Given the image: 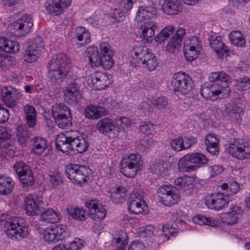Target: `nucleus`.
I'll return each instance as SVG.
<instances>
[{"label": "nucleus", "instance_id": "1", "mask_svg": "<svg viewBox=\"0 0 250 250\" xmlns=\"http://www.w3.org/2000/svg\"><path fill=\"white\" fill-rule=\"evenodd\" d=\"M55 144L56 148L63 153L76 150L77 153L85 152L89 146L87 138L78 131L71 130L57 135Z\"/></svg>", "mask_w": 250, "mask_h": 250}, {"label": "nucleus", "instance_id": "2", "mask_svg": "<svg viewBox=\"0 0 250 250\" xmlns=\"http://www.w3.org/2000/svg\"><path fill=\"white\" fill-rule=\"evenodd\" d=\"M48 75L51 82L59 84L65 79L72 78L71 63L64 53H58L53 56L47 66Z\"/></svg>", "mask_w": 250, "mask_h": 250}, {"label": "nucleus", "instance_id": "3", "mask_svg": "<svg viewBox=\"0 0 250 250\" xmlns=\"http://www.w3.org/2000/svg\"><path fill=\"white\" fill-rule=\"evenodd\" d=\"M208 82L211 92L213 97L221 95V97L225 98L229 95L231 89L229 83L231 82L229 75L224 71L212 73L209 77Z\"/></svg>", "mask_w": 250, "mask_h": 250}, {"label": "nucleus", "instance_id": "4", "mask_svg": "<svg viewBox=\"0 0 250 250\" xmlns=\"http://www.w3.org/2000/svg\"><path fill=\"white\" fill-rule=\"evenodd\" d=\"M132 61L136 66H142L151 71L158 65L156 58L150 49L145 46H135L132 52Z\"/></svg>", "mask_w": 250, "mask_h": 250}, {"label": "nucleus", "instance_id": "5", "mask_svg": "<svg viewBox=\"0 0 250 250\" xmlns=\"http://www.w3.org/2000/svg\"><path fill=\"white\" fill-rule=\"evenodd\" d=\"M4 230L6 235L11 239L20 240L27 234V227L24 220L19 217L10 218L4 223Z\"/></svg>", "mask_w": 250, "mask_h": 250}, {"label": "nucleus", "instance_id": "6", "mask_svg": "<svg viewBox=\"0 0 250 250\" xmlns=\"http://www.w3.org/2000/svg\"><path fill=\"white\" fill-rule=\"evenodd\" d=\"M86 53L88 63L92 67L101 66L105 69L109 70L114 64L111 55H100L98 48L96 46H91L87 48Z\"/></svg>", "mask_w": 250, "mask_h": 250}, {"label": "nucleus", "instance_id": "7", "mask_svg": "<svg viewBox=\"0 0 250 250\" xmlns=\"http://www.w3.org/2000/svg\"><path fill=\"white\" fill-rule=\"evenodd\" d=\"M33 26V20L31 15L25 14L10 23L7 30L15 36L21 37L29 33Z\"/></svg>", "mask_w": 250, "mask_h": 250}, {"label": "nucleus", "instance_id": "8", "mask_svg": "<svg viewBox=\"0 0 250 250\" xmlns=\"http://www.w3.org/2000/svg\"><path fill=\"white\" fill-rule=\"evenodd\" d=\"M143 161L141 155L131 154L121 162V172L128 177H134L137 171L141 169Z\"/></svg>", "mask_w": 250, "mask_h": 250}, {"label": "nucleus", "instance_id": "9", "mask_svg": "<svg viewBox=\"0 0 250 250\" xmlns=\"http://www.w3.org/2000/svg\"><path fill=\"white\" fill-rule=\"evenodd\" d=\"M89 171L86 167L75 164L67 165L65 170L67 177L73 183L79 184L87 181Z\"/></svg>", "mask_w": 250, "mask_h": 250}, {"label": "nucleus", "instance_id": "10", "mask_svg": "<svg viewBox=\"0 0 250 250\" xmlns=\"http://www.w3.org/2000/svg\"><path fill=\"white\" fill-rule=\"evenodd\" d=\"M234 140L229 144L227 148L229 153L234 158L244 160L250 158V140L241 141Z\"/></svg>", "mask_w": 250, "mask_h": 250}, {"label": "nucleus", "instance_id": "11", "mask_svg": "<svg viewBox=\"0 0 250 250\" xmlns=\"http://www.w3.org/2000/svg\"><path fill=\"white\" fill-rule=\"evenodd\" d=\"M173 87L175 92L186 94L193 87V82L190 77L181 72L173 76Z\"/></svg>", "mask_w": 250, "mask_h": 250}, {"label": "nucleus", "instance_id": "12", "mask_svg": "<svg viewBox=\"0 0 250 250\" xmlns=\"http://www.w3.org/2000/svg\"><path fill=\"white\" fill-rule=\"evenodd\" d=\"M44 50V43L41 37L34 38L31 44L28 46L24 52V60L28 63L36 61L38 55Z\"/></svg>", "mask_w": 250, "mask_h": 250}, {"label": "nucleus", "instance_id": "13", "mask_svg": "<svg viewBox=\"0 0 250 250\" xmlns=\"http://www.w3.org/2000/svg\"><path fill=\"white\" fill-rule=\"evenodd\" d=\"M219 192L206 196L205 204L211 209L216 210L222 209L228 206V193L218 190Z\"/></svg>", "mask_w": 250, "mask_h": 250}, {"label": "nucleus", "instance_id": "14", "mask_svg": "<svg viewBox=\"0 0 250 250\" xmlns=\"http://www.w3.org/2000/svg\"><path fill=\"white\" fill-rule=\"evenodd\" d=\"M1 96L3 101L7 107L13 110L18 109V102L22 96L18 89L11 86L3 88Z\"/></svg>", "mask_w": 250, "mask_h": 250}, {"label": "nucleus", "instance_id": "15", "mask_svg": "<svg viewBox=\"0 0 250 250\" xmlns=\"http://www.w3.org/2000/svg\"><path fill=\"white\" fill-rule=\"evenodd\" d=\"M81 84V79L77 78L66 87L64 99L70 104L75 105L81 99L82 96L80 90Z\"/></svg>", "mask_w": 250, "mask_h": 250}, {"label": "nucleus", "instance_id": "16", "mask_svg": "<svg viewBox=\"0 0 250 250\" xmlns=\"http://www.w3.org/2000/svg\"><path fill=\"white\" fill-rule=\"evenodd\" d=\"M66 233L63 226L55 225L52 228H46L44 231L43 236L47 243H54L63 240Z\"/></svg>", "mask_w": 250, "mask_h": 250}, {"label": "nucleus", "instance_id": "17", "mask_svg": "<svg viewBox=\"0 0 250 250\" xmlns=\"http://www.w3.org/2000/svg\"><path fill=\"white\" fill-rule=\"evenodd\" d=\"M25 209L28 215H40L43 210V202L37 197L32 195L25 197Z\"/></svg>", "mask_w": 250, "mask_h": 250}, {"label": "nucleus", "instance_id": "18", "mask_svg": "<svg viewBox=\"0 0 250 250\" xmlns=\"http://www.w3.org/2000/svg\"><path fill=\"white\" fill-rule=\"evenodd\" d=\"M194 181L193 176L188 175L179 177L175 180L174 186L173 187V204L180 200L179 190L192 185Z\"/></svg>", "mask_w": 250, "mask_h": 250}, {"label": "nucleus", "instance_id": "19", "mask_svg": "<svg viewBox=\"0 0 250 250\" xmlns=\"http://www.w3.org/2000/svg\"><path fill=\"white\" fill-rule=\"evenodd\" d=\"M85 206L89 209L92 219L101 221L105 217L106 211L98 201L93 200L87 201L85 203Z\"/></svg>", "mask_w": 250, "mask_h": 250}, {"label": "nucleus", "instance_id": "20", "mask_svg": "<svg viewBox=\"0 0 250 250\" xmlns=\"http://www.w3.org/2000/svg\"><path fill=\"white\" fill-rule=\"evenodd\" d=\"M71 2V0H51V3H45L46 8L49 14L58 16L70 5Z\"/></svg>", "mask_w": 250, "mask_h": 250}, {"label": "nucleus", "instance_id": "21", "mask_svg": "<svg viewBox=\"0 0 250 250\" xmlns=\"http://www.w3.org/2000/svg\"><path fill=\"white\" fill-rule=\"evenodd\" d=\"M229 210L222 215V221L228 225H234L242 218L243 211L241 207L237 206L230 208Z\"/></svg>", "mask_w": 250, "mask_h": 250}, {"label": "nucleus", "instance_id": "22", "mask_svg": "<svg viewBox=\"0 0 250 250\" xmlns=\"http://www.w3.org/2000/svg\"><path fill=\"white\" fill-rule=\"evenodd\" d=\"M159 201L165 206L171 207L172 201V186L164 185L157 191Z\"/></svg>", "mask_w": 250, "mask_h": 250}, {"label": "nucleus", "instance_id": "23", "mask_svg": "<svg viewBox=\"0 0 250 250\" xmlns=\"http://www.w3.org/2000/svg\"><path fill=\"white\" fill-rule=\"evenodd\" d=\"M84 114L86 118L91 120L98 119L105 115L101 104L87 106L84 109Z\"/></svg>", "mask_w": 250, "mask_h": 250}, {"label": "nucleus", "instance_id": "24", "mask_svg": "<svg viewBox=\"0 0 250 250\" xmlns=\"http://www.w3.org/2000/svg\"><path fill=\"white\" fill-rule=\"evenodd\" d=\"M96 127L100 133L106 135L115 129L116 124L111 119L104 118L98 121Z\"/></svg>", "mask_w": 250, "mask_h": 250}, {"label": "nucleus", "instance_id": "25", "mask_svg": "<svg viewBox=\"0 0 250 250\" xmlns=\"http://www.w3.org/2000/svg\"><path fill=\"white\" fill-rule=\"evenodd\" d=\"M156 14V9L154 7L140 6L137 13L136 20L138 22H142L154 17Z\"/></svg>", "mask_w": 250, "mask_h": 250}, {"label": "nucleus", "instance_id": "26", "mask_svg": "<svg viewBox=\"0 0 250 250\" xmlns=\"http://www.w3.org/2000/svg\"><path fill=\"white\" fill-rule=\"evenodd\" d=\"M157 28V25L152 21L145 22L141 25L142 35L147 42H150L152 41L155 30Z\"/></svg>", "mask_w": 250, "mask_h": 250}, {"label": "nucleus", "instance_id": "27", "mask_svg": "<svg viewBox=\"0 0 250 250\" xmlns=\"http://www.w3.org/2000/svg\"><path fill=\"white\" fill-rule=\"evenodd\" d=\"M0 48L9 53H16L20 49V44L17 42L0 38Z\"/></svg>", "mask_w": 250, "mask_h": 250}, {"label": "nucleus", "instance_id": "28", "mask_svg": "<svg viewBox=\"0 0 250 250\" xmlns=\"http://www.w3.org/2000/svg\"><path fill=\"white\" fill-rule=\"evenodd\" d=\"M178 169L181 172H190L196 170L197 167L191 163L188 154L180 158L178 162Z\"/></svg>", "mask_w": 250, "mask_h": 250}, {"label": "nucleus", "instance_id": "29", "mask_svg": "<svg viewBox=\"0 0 250 250\" xmlns=\"http://www.w3.org/2000/svg\"><path fill=\"white\" fill-rule=\"evenodd\" d=\"M209 41L211 47L214 50L219 57H222L224 54L228 52V49L222 42L221 37H216L215 39L212 37Z\"/></svg>", "mask_w": 250, "mask_h": 250}, {"label": "nucleus", "instance_id": "30", "mask_svg": "<svg viewBox=\"0 0 250 250\" xmlns=\"http://www.w3.org/2000/svg\"><path fill=\"white\" fill-rule=\"evenodd\" d=\"M32 150L35 154H42L47 148L46 140L41 137L36 136L31 139Z\"/></svg>", "mask_w": 250, "mask_h": 250}, {"label": "nucleus", "instance_id": "31", "mask_svg": "<svg viewBox=\"0 0 250 250\" xmlns=\"http://www.w3.org/2000/svg\"><path fill=\"white\" fill-rule=\"evenodd\" d=\"M14 186V182L10 177L4 175H0V194H9L12 191Z\"/></svg>", "mask_w": 250, "mask_h": 250}, {"label": "nucleus", "instance_id": "32", "mask_svg": "<svg viewBox=\"0 0 250 250\" xmlns=\"http://www.w3.org/2000/svg\"><path fill=\"white\" fill-rule=\"evenodd\" d=\"M40 214L42 221L48 223H56L60 220V215L58 212L52 208L45 210Z\"/></svg>", "mask_w": 250, "mask_h": 250}, {"label": "nucleus", "instance_id": "33", "mask_svg": "<svg viewBox=\"0 0 250 250\" xmlns=\"http://www.w3.org/2000/svg\"><path fill=\"white\" fill-rule=\"evenodd\" d=\"M51 110L53 119L71 114L70 108L62 103L55 104L52 106Z\"/></svg>", "mask_w": 250, "mask_h": 250}, {"label": "nucleus", "instance_id": "34", "mask_svg": "<svg viewBox=\"0 0 250 250\" xmlns=\"http://www.w3.org/2000/svg\"><path fill=\"white\" fill-rule=\"evenodd\" d=\"M225 111L231 117L233 122L239 123L241 121V115L243 114L242 108L237 105L228 104Z\"/></svg>", "mask_w": 250, "mask_h": 250}, {"label": "nucleus", "instance_id": "35", "mask_svg": "<svg viewBox=\"0 0 250 250\" xmlns=\"http://www.w3.org/2000/svg\"><path fill=\"white\" fill-rule=\"evenodd\" d=\"M191 163L197 167V169L207 164L208 162V159L203 153L194 152L188 153Z\"/></svg>", "mask_w": 250, "mask_h": 250}, {"label": "nucleus", "instance_id": "36", "mask_svg": "<svg viewBox=\"0 0 250 250\" xmlns=\"http://www.w3.org/2000/svg\"><path fill=\"white\" fill-rule=\"evenodd\" d=\"M90 34L83 26L77 27L75 30V36L73 38L79 41H83L84 44L89 43L90 41Z\"/></svg>", "mask_w": 250, "mask_h": 250}, {"label": "nucleus", "instance_id": "37", "mask_svg": "<svg viewBox=\"0 0 250 250\" xmlns=\"http://www.w3.org/2000/svg\"><path fill=\"white\" fill-rule=\"evenodd\" d=\"M193 222L199 225H206L211 227H217L219 224L218 221L211 217H207L201 215H197L194 217Z\"/></svg>", "mask_w": 250, "mask_h": 250}, {"label": "nucleus", "instance_id": "38", "mask_svg": "<svg viewBox=\"0 0 250 250\" xmlns=\"http://www.w3.org/2000/svg\"><path fill=\"white\" fill-rule=\"evenodd\" d=\"M67 212L73 219L79 221H84L87 216L84 209L82 208L75 207H69L67 208Z\"/></svg>", "mask_w": 250, "mask_h": 250}, {"label": "nucleus", "instance_id": "39", "mask_svg": "<svg viewBox=\"0 0 250 250\" xmlns=\"http://www.w3.org/2000/svg\"><path fill=\"white\" fill-rule=\"evenodd\" d=\"M218 189L222 190L224 193H228V196L232 194H236L240 190V186L236 181L229 183H224L218 187Z\"/></svg>", "mask_w": 250, "mask_h": 250}, {"label": "nucleus", "instance_id": "40", "mask_svg": "<svg viewBox=\"0 0 250 250\" xmlns=\"http://www.w3.org/2000/svg\"><path fill=\"white\" fill-rule=\"evenodd\" d=\"M231 43L237 47H243L245 45L246 41L243 35L238 31L231 32L229 36Z\"/></svg>", "mask_w": 250, "mask_h": 250}, {"label": "nucleus", "instance_id": "41", "mask_svg": "<svg viewBox=\"0 0 250 250\" xmlns=\"http://www.w3.org/2000/svg\"><path fill=\"white\" fill-rule=\"evenodd\" d=\"M185 34V29L180 28L173 36V53L175 51L176 49L178 50L179 48H181L182 42Z\"/></svg>", "mask_w": 250, "mask_h": 250}, {"label": "nucleus", "instance_id": "42", "mask_svg": "<svg viewBox=\"0 0 250 250\" xmlns=\"http://www.w3.org/2000/svg\"><path fill=\"white\" fill-rule=\"evenodd\" d=\"M126 189L124 187H118L111 194V198L116 204L123 203L125 201Z\"/></svg>", "mask_w": 250, "mask_h": 250}, {"label": "nucleus", "instance_id": "43", "mask_svg": "<svg viewBox=\"0 0 250 250\" xmlns=\"http://www.w3.org/2000/svg\"><path fill=\"white\" fill-rule=\"evenodd\" d=\"M16 136L20 144L22 146H25L29 137L27 128L22 125L18 126L17 128Z\"/></svg>", "mask_w": 250, "mask_h": 250}, {"label": "nucleus", "instance_id": "44", "mask_svg": "<svg viewBox=\"0 0 250 250\" xmlns=\"http://www.w3.org/2000/svg\"><path fill=\"white\" fill-rule=\"evenodd\" d=\"M57 126L62 129L69 127L72 125V117L71 114L54 119Z\"/></svg>", "mask_w": 250, "mask_h": 250}, {"label": "nucleus", "instance_id": "45", "mask_svg": "<svg viewBox=\"0 0 250 250\" xmlns=\"http://www.w3.org/2000/svg\"><path fill=\"white\" fill-rule=\"evenodd\" d=\"M10 137L11 135L7 132L6 129L3 126H0V148H6L10 146Z\"/></svg>", "mask_w": 250, "mask_h": 250}, {"label": "nucleus", "instance_id": "46", "mask_svg": "<svg viewBox=\"0 0 250 250\" xmlns=\"http://www.w3.org/2000/svg\"><path fill=\"white\" fill-rule=\"evenodd\" d=\"M128 209L132 213L139 214L144 211L143 204L139 201H131L128 200Z\"/></svg>", "mask_w": 250, "mask_h": 250}, {"label": "nucleus", "instance_id": "47", "mask_svg": "<svg viewBox=\"0 0 250 250\" xmlns=\"http://www.w3.org/2000/svg\"><path fill=\"white\" fill-rule=\"evenodd\" d=\"M28 172L19 177L20 180L23 188L30 187L34 183V178L32 171H28Z\"/></svg>", "mask_w": 250, "mask_h": 250}, {"label": "nucleus", "instance_id": "48", "mask_svg": "<svg viewBox=\"0 0 250 250\" xmlns=\"http://www.w3.org/2000/svg\"><path fill=\"white\" fill-rule=\"evenodd\" d=\"M154 146L152 140L148 138L140 140L137 144V148L141 152L148 151Z\"/></svg>", "mask_w": 250, "mask_h": 250}, {"label": "nucleus", "instance_id": "49", "mask_svg": "<svg viewBox=\"0 0 250 250\" xmlns=\"http://www.w3.org/2000/svg\"><path fill=\"white\" fill-rule=\"evenodd\" d=\"M13 169L19 177L28 172V170L32 171L30 167L22 161L16 163Z\"/></svg>", "mask_w": 250, "mask_h": 250}, {"label": "nucleus", "instance_id": "50", "mask_svg": "<svg viewBox=\"0 0 250 250\" xmlns=\"http://www.w3.org/2000/svg\"><path fill=\"white\" fill-rule=\"evenodd\" d=\"M171 34H172V26H167L155 37V41L157 42L162 43L166 40Z\"/></svg>", "mask_w": 250, "mask_h": 250}, {"label": "nucleus", "instance_id": "51", "mask_svg": "<svg viewBox=\"0 0 250 250\" xmlns=\"http://www.w3.org/2000/svg\"><path fill=\"white\" fill-rule=\"evenodd\" d=\"M127 234L123 231H120L119 236L114 240L117 244V250H125V246L127 244Z\"/></svg>", "mask_w": 250, "mask_h": 250}, {"label": "nucleus", "instance_id": "52", "mask_svg": "<svg viewBox=\"0 0 250 250\" xmlns=\"http://www.w3.org/2000/svg\"><path fill=\"white\" fill-rule=\"evenodd\" d=\"M155 4L162 5L164 13L167 15H172V0H151Z\"/></svg>", "mask_w": 250, "mask_h": 250}, {"label": "nucleus", "instance_id": "53", "mask_svg": "<svg viewBox=\"0 0 250 250\" xmlns=\"http://www.w3.org/2000/svg\"><path fill=\"white\" fill-rule=\"evenodd\" d=\"M95 83L101 86V88L107 86L109 84L108 75L105 73H97L95 75Z\"/></svg>", "mask_w": 250, "mask_h": 250}, {"label": "nucleus", "instance_id": "54", "mask_svg": "<svg viewBox=\"0 0 250 250\" xmlns=\"http://www.w3.org/2000/svg\"><path fill=\"white\" fill-rule=\"evenodd\" d=\"M184 48L202 49L201 44L197 37H191L185 41Z\"/></svg>", "mask_w": 250, "mask_h": 250}, {"label": "nucleus", "instance_id": "55", "mask_svg": "<svg viewBox=\"0 0 250 250\" xmlns=\"http://www.w3.org/2000/svg\"><path fill=\"white\" fill-rule=\"evenodd\" d=\"M48 176L49 184L53 188H57L62 182L61 176L57 172L50 171Z\"/></svg>", "mask_w": 250, "mask_h": 250}, {"label": "nucleus", "instance_id": "56", "mask_svg": "<svg viewBox=\"0 0 250 250\" xmlns=\"http://www.w3.org/2000/svg\"><path fill=\"white\" fill-rule=\"evenodd\" d=\"M165 165L166 164L160 160L155 161L150 166L151 171L158 174L161 173L166 174V171L165 168Z\"/></svg>", "mask_w": 250, "mask_h": 250}, {"label": "nucleus", "instance_id": "57", "mask_svg": "<svg viewBox=\"0 0 250 250\" xmlns=\"http://www.w3.org/2000/svg\"><path fill=\"white\" fill-rule=\"evenodd\" d=\"M201 49L184 48V55L186 59L189 62L197 59Z\"/></svg>", "mask_w": 250, "mask_h": 250}, {"label": "nucleus", "instance_id": "58", "mask_svg": "<svg viewBox=\"0 0 250 250\" xmlns=\"http://www.w3.org/2000/svg\"><path fill=\"white\" fill-rule=\"evenodd\" d=\"M100 104L102 105V108L103 110H104V113L105 115L108 114V112L110 110L118 106L117 101L112 99H107L104 102L100 103Z\"/></svg>", "mask_w": 250, "mask_h": 250}, {"label": "nucleus", "instance_id": "59", "mask_svg": "<svg viewBox=\"0 0 250 250\" xmlns=\"http://www.w3.org/2000/svg\"><path fill=\"white\" fill-rule=\"evenodd\" d=\"M237 83V89L240 91L250 89V79L247 76L238 79Z\"/></svg>", "mask_w": 250, "mask_h": 250}, {"label": "nucleus", "instance_id": "60", "mask_svg": "<svg viewBox=\"0 0 250 250\" xmlns=\"http://www.w3.org/2000/svg\"><path fill=\"white\" fill-rule=\"evenodd\" d=\"M133 4L132 0H121L118 2V7L122 11L127 12L132 9Z\"/></svg>", "mask_w": 250, "mask_h": 250}, {"label": "nucleus", "instance_id": "61", "mask_svg": "<svg viewBox=\"0 0 250 250\" xmlns=\"http://www.w3.org/2000/svg\"><path fill=\"white\" fill-rule=\"evenodd\" d=\"M115 124L118 128H124L125 127L129 126L131 124V120L125 117H117L115 119Z\"/></svg>", "mask_w": 250, "mask_h": 250}, {"label": "nucleus", "instance_id": "62", "mask_svg": "<svg viewBox=\"0 0 250 250\" xmlns=\"http://www.w3.org/2000/svg\"><path fill=\"white\" fill-rule=\"evenodd\" d=\"M208 85V82L205 83L201 86L200 89L201 95L206 99L213 98L209 86Z\"/></svg>", "mask_w": 250, "mask_h": 250}, {"label": "nucleus", "instance_id": "63", "mask_svg": "<svg viewBox=\"0 0 250 250\" xmlns=\"http://www.w3.org/2000/svg\"><path fill=\"white\" fill-rule=\"evenodd\" d=\"M154 125L151 123H144L139 127V130L144 134H149L154 129Z\"/></svg>", "mask_w": 250, "mask_h": 250}, {"label": "nucleus", "instance_id": "64", "mask_svg": "<svg viewBox=\"0 0 250 250\" xmlns=\"http://www.w3.org/2000/svg\"><path fill=\"white\" fill-rule=\"evenodd\" d=\"M128 250H146V247L143 242L136 241L130 244Z\"/></svg>", "mask_w": 250, "mask_h": 250}]
</instances>
